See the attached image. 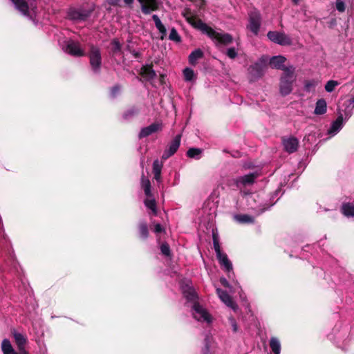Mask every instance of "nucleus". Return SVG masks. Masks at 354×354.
Masks as SVG:
<instances>
[{"mask_svg": "<svg viewBox=\"0 0 354 354\" xmlns=\"http://www.w3.org/2000/svg\"><path fill=\"white\" fill-rule=\"evenodd\" d=\"M187 21L194 27L205 33L216 46L228 45L233 41V37L228 33L217 32L201 20H196L192 17L187 18Z\"/></svg>", "mask_w": 354, "mask_h": 354, "instance_id": "obj_1", "label": "nucleus"}, {"mask_svg": "<svg viewBox=\"0 0 354 354\" xmlns=\"http://www.w3.org/2000/svg\"><path fill=\"white\" fill-rule=\"evenodd\" d=\"M268 198L265 193L250 195L247 198L248 205L255 215L259 216L274 205Z\"/></svg>", "mask_w": 354, "mask_h": 354, "instance_id": "obj_2", "label": "nucleus"}, {"mask_svg": "<svg viewBox=\"0 0 354 354\" xmlns=\"http://www.w3.org/2000/svg\"><path fill=\"white\" fill-rule=\"evenodd\" d=\"M295 70V68L292 66L283 68L279 83V92L283 96H286L292 91V85L296 80Z\"/></svg>", "mask_w": 354, "mask_h": 354, "instance_id": "obj_3", "label": "nucleus"}, {"mask_svg": "<svg viewBox=\"0 0 354 354\" xmlns=\"http://www.w3.org/2000/svg\"><path fill=\"white\" fill-rule=\"evenodd\" d=\"M15 8L23 15L32 18L36 13L37 5L35 0H10Z\"/></svg>", "mask_w": 354, "mask_h": 354, "instance_id": "obj_4", "label": "nucleus"}, {"mask_svg": "<svg viewBox=\"0 0 354 354\" xmlns=\"http://www.w3.org/2000/svg\"><path fill=\"white\" fill-rule=\"evenodd\" d=\"M261 176V173L256 171L248 174L239 176L234 179L236 187L242 191L244 188L253 185L257 178Z\"/></svg>", "mask_w": 354, "mask_h": 354, "instance_id": "obj_5", "label": "nucleus"}, {"mask_svg": "<svg viewBox=\"0 0 354 354\" xmlns=\"http://www.w3.org/2000/svg\"><path fill=\"white\" fill-rule=\"evenodd\" d=\"M191 308L192 315L196 320L199 322H207L208 324L212 322V316L205 308L199 304L198 302H195L194 304H192Z\"/></svg>", "mask_w": 354, "mask_h": 354, "instance_id": "obj_6", "label": "nucleus"}, {"mask_svg": "<svg viewBox=\"0 0 354 354\" xmlns=\"http://www.w3.org/2000/svg\"><path fill=\"white\" fill-rule=\"evenodd\" d=\"M90 65L93 71L99 73L101 68L102 57L100 49L92 46L88 53Z\"/></svg>", "mask_w": 354, "mask_h": 354, "instance_id": "obj_7", "label": "nucleus"}, {"mask_svg": "<svg viewBox=\"0 0 354 354\" xmlns=\"http://www.w3.org/2000/svg\"><path fill=\"white\" fill-rule=\"evenodd\" d=\"M268 39L281 46H290L292 44V39L284 32L278 31H269L267 34Z\"/></svg>", "mask_w": 354, "mask_h": 354, "instance_id": "obj_8", "label": "nucleus"}, {"mask_svg": "<svg viewBox=\"0 0 354 354\" xmlns=\"http://www.w3.org/2000/svg\"><path fill=\"white\" fill-rule=\"evenodd\" d=\"M266 64L263 60L259 62L251 65L248 68V73L251 81H255L261 78L265 72Z\"/></svg>", "mask_w": 354, "mask_h": 354, "instance_id": "obj_9", "label": "nucleus"}, {"mask_svg": "<svg viewBox=\"0 0 354 354\" xmlns=\"http://www.w3.org/2000/svg\"><path fill=\"white\" fill-rule=\"evenodd\" d=\"M219 348L214 338L207 334L203 341V346L201 348V354H218Z\"/></svg>", "mask_w": 354, "mask_h": 354, "instance_id": "obj_10", "label": "nucleus"}, {"mask_svg": "<svg viewBox=\"0 0 354 354\" xmlns=\"http://www.w3.org/2000/svg\"><path fill=\"white\" fill-rule=\"evenodd\" d=\"M261 17L259 12L254 10L249 14V23L247 28L254 35H257L261 26Z\"/></svg>", "mask_w": 354, "mask_h": 354, "instance_id": "obj_11", "label": "nucleus"}, {"mask_svg": "<svg viewBox=\"0 0 354 354\" xmlns=\"http://www.w3.org/2000/svg\"><path fill=\"white\" fill-rule=\"evenodd\" d=\"M63 50L73 56L81 57L85 55V52L81 48L80 44L73 40L66 41L63 46Z\"/></svg>", "mask_w": 354, "mask_h": 354, "instance_id": "obj_12", "label": "nucleus"}, {"mask_svg": "<svg viewBox=\"0 0 354 354\" xmlns=\"http://www.w3.org/2000/svg\"><path fill=\"white\" fill-rule=\"evenodd\" d=\"M92 11V9H70L68 17L74 21H85L90 17Z\"/></svg>", "mask_w": 354, "mask_h": 354, "instance_id": "obj_13", "label": "nucleus"}, {"mask_svg": "<svg viewBox=\"0 0 354 354\" xmlns=\"http://www.w3.org/2000/svg\"><path fill=\"white\" fill-rule=\"evenodd\" d=\"M216 293L219 299L229 308L236 312L239 307L232 297L225 291L221 288H216Z\"/></svg>", "mask_w": 354, "mask_h": 354, "instance_id": "obj_14", "label": "nucleus"}, {"mask_svg": "<svg viewBox=\"0 0 354 354\" xmlns=\"http://www.w3.org/2000/svg\"><path fill=\"white\" fill-rule=\"evenodd\" d=\"M344 114L342 110H339L337 119L331 124L330 129L328 130V134L330 136L336 135L343 127Z\"/></svg>", "mask_w": 354, "mask_h": 354, "instance_id": "obj_15", "label": "nucleus"}, {"mask_svg": "<svg viewBox=\"0 0 354 354\" xmlns=\"http://www.w3.org/2000/svg\"><path fill=\"white\" fill-rule=\"evenodd\" d=\"M162 129V122H154L148 127L141 129L139 133V138L147 137L153 133L160 131Z\"/></svg>", "mask_w": 354, "mask_h": 354, "instance_id": "obj_16", "label": "nucleus"}, {"mask_svg": "<svg viewBox=\"0 0 354 354\" xmlns=\"http://www.w3.org/2000/svg\"><path fill=\"white\" fill-rule=\"evenodd\" d=\"M180 139L181 136L177 135L172 140V141L169 143L168 148L165 151L162 155L163 158L167 159L176 152L180 144Z\"/></svg>", "mask_w": 354, "mask_h": 354, "instance_id": "obj_17", "label": "nucleus"}, {"mask_svg": "<svg viewBox=\"0 0 354 354\" xmlns=\"http://www.w3.org/2000/svg\"><path fill=\"white\" fill-rule=\"evenodd\" d=\"M141 6L142 12L148 15L151 12L158 10V3L156 0H138Z\"/></svg>", "mask_w": 354, "mask_h": 354, "instance_id": "obj_18", "label": "nucleus"}, {"mask_svg": "<svg viewBox=\"0 0 354 354\" xmlns=\"http://www.w3.org/2000/svg\"><path fill=\"white\" fill-rule=\"evenodd\" d=\"M283 145L285 150L291 153L297 150L299 146V140L295 137H289L283 140Z\"/></svg>", "mask_w": 354, "mask_h": 354, "instance_id": "obj_19", "label": "nucleus"}, {"mask_svg": "<svg viewBox=\"0 0 354 354\" xmlns=\"http://www.w3.org/2000/svg\"><path fill=\"white\" fill-rule=\"evenodd\" d=\"M182 291L184 297L188 301L192 302V304L195 302H198L196 293L192 286L186 284L182 287Z\"/></svg>", "mask_w": 354, "mask_h": 354, "instance_id": "obj_20", "label": "nucleus"}, {"mask_svg": "<svg viewBox=\"0 0 354 354\" xmlns=\"http://www.w3.org/2000/svg\"><path fill=\"white\" fill-rule=\"evenodd\" d=\"M13 337L15 341L18 346L19 352H22V351H25L24 346L27 342V338L23 334L17 332L16 330H13L12 332Z\"/></svg>", "mask_w": 354, "mask_h": 354, "instance_id": "obj_21", "label": "nucleus"}, {"mask_svg": "<svg viewBox=\"0 0 354 354\" xmlns=\"http://www.w3.org/2000/svg\"><path fill=\"white\" fill-rule=\"evenodd\" d=\"M216 257L219 263L226 272H230L232 270V264L226 254L223 252L221 255H216Z\"/></svg>", "mask_w": 354, "mask_h": 354, "instance_id": "obj_22", "label": "nucleus"}, {"mask_svg": "<svg viewBox=\"0 0 354 354\" xmlns=\"http://www.w3.org/2000/svg\"><path fill=\"white\" fill-rule=\"evenodd\" d=\"M285 62V57L281 55L274 56L270 59L269 64L272 68L282 69L283 71Z\"/></svg>", "mask_w": 354, "mask_h": 354, "instance_id": "obj_23", "label": "nucleus"}, {"mask_svg": "<svg viewBox=\"0 0 354 354\" xmlns=\"http://www.w3.org/2000/svg\"><path fill=\"white\" fill-rule=\"evenodd\" d=\"M344 105L346 106V108L345 110H342V111L344 114L345 120H346L351 116L353 109H354V96L351 99L345 101Z\"/></svg>", "mask_w": 354, "mask_h": 354, "instance_id": "obj_24", "label": "nucleus"}, {"mask_svg": "<svg viewBox=\"0 0 354 354\" xmlns=\"http://www.w3.org/2000/svg\"><path fill=\"white\" fill-rule=\"evenodd\" d=\"M341 210L345 216L348 218L354 217V203H344L342 205Z\"/></svg>", "mask_w": 354, "mask_h": 354, "instance_id": "obj_25", "label": "nucleus"}, {"mask_svg": "<svg viewBox=\"0 0 354 354\" xmlns=\"http://www.w3.org/2000/svg\"><path fill=\"white\" fill-rule=\"evenodd\" d=\"M204 53L200 48L195 49L189 55V62L194 66L197 64L198 59L203 57Z\"/></svg>", "mask_w": 354, "mask_h": 354, "instance_id": "obj_26", "label": "nucleus"}, {"mask_svg": "<svg viewBox=\"0 0 354 354\" xmlns=\"http://www.w3.org/2000/svg\"><path fill=\"white\" fill-rule=\"evenodd\" d=\"M152 19L155 23V26L156 28L159 30V32L161 33L160 39L162 40L165 39L166 35H167V30L165 26L161 22L160 18L158 15H153L152 16Z\"/></svg>", "mask_w": 354, "mask_h": 354, "instance_id": "obj_27", "label": "nucleus"}, {"mask_svg": "<svg viewBox=\"0 0 354 354\" xmlns=\"http://www.w3.org/2000/svg\"><path fill=\"white\" fill-rule=\"evenodd\" d=\"M234 219L241 224L253 223L254 221V217L248 214H235Z\"/></svg>", "mask_w": 354, "mask_h": 354, "instance_id": "obj_28", "label": "nucleus"}, {"mask_svg": "<svg viewBox=\"0 0 354 354\" xmlns=\"http://www.w3.org/2000/svg\"><path fill=\"white\" fill-rule=\"evenodd\" d=\"M162 165L158 160H156L153 162V173L154 175V179L157 182H160L161 180V170H162Z\"/></svg>", "mask_w": 354, "mask_h": 354, "instance_id": "obj_29", "label": "nucleus"}, {"mask_svg": "<svg viewBox=\"0 0 354 354\" xmlns=\"http://www.w3.org/2000/svg\"><path fill=\"white\" fill-rule=\"evenodd\" d=\"M142 75L147 80H152L156 76L155 71L151 66H144L141 68Z\"/></svg>", "mask_w": 354, "mask_h": 354, "instance_id": "obj_30", "label": "nucleus"}, {"mask_svg": "<svg viewBox=\"0 0 354 354\" xmlns=\"http://www.w3.org/2000/svg\"><path fill=\"white\" fill-rule=\"evenodd\" d=\"M1 350L3 354H18L19 353L16 352L12 346L8 339H4L1 342Z\"/></svg>", "mask_w": 354, "mask_h": 354, "instance_id": "obj_31", "label": "nucleus"}, {"mask_svg": "<svg viewBox=\"0 0 354 354\" xmlns=\"http://www.w3.org/2000/svg\"><path fill=\"white\" fill-rule=\"evenodd\" d=\"M141 186L144 189L145 194L147 197L151 196V183L149 180L142 174L141 178Z\"/></svg>", "mask_w": 354, "mask_h": 354, "instance_id": "obj_32", "label": "nucleus"}, {"mask_svg": "<svg viewBox=\"0 0 354 354\" xmlns=\"http://www.w3.org/2000/svg\"><path fill=\"white\" fill-rule=\"evenodd\" d=\"M326 102L324 100L320 99L316 103L315 113L316 115H322L326 112Z\"/></svg>", "mask_w": 354, "mask_h": 354, "instance_id": "obj_33", "label": "nucleus"}, {"mask_svg": "<svg viewBox=\"0 0 354 354\" xmlns=\"http://www.w3.org/2000/svg\"><path fill=\"white\" fill-rule=\"evenodd\" d=\"M138 231H139L140 237L142 239L145 240V239H147L148 238V236H149V230H148V227H147V225L146 222L140 221L139 223Z\"/></svg>", "mask_w": 354, "mask_h": 354, "instance_id": "obj_34", "label": "nucleus"}, {"mask_svg": "<svg viewBox=\"0 0 354 354\" xmlns=\"http://www.w3.org/2000/svg\"><path fill=\"white\" fill-rule=\"evenodd\" d=\"M270 347L274 354H280L281 344L277 337H271L270 340Z\"/></svg>", "mask_w": 354, "mask_h": 354, "instance_id": "obj_35", "label": "nucleus"}, {"mask_svg": "<svg viewBox=\"0 0 354 354\" xmlns=\"http://www.w3.org/2000/svg\"><path fill=\"white\" fill-rule=\"evenodd\" d=\"M203 150L199 148H190L187 151V156L189 158L199 160L201 158Z\"/></svg>", "mask_w": 354, "mask_h": 354, "instance_id": "obj_36", "label": "nucleus"}, {"mask_svg": "<svg viewBox=\"0 0 354 354\" xmlns=\"http://www.w3.org/2000/svg\"><path fill=\"white\" fill-rule=\"evenodd\" d=\"M145 205L148 209L152 211L154 215H156V203L154 198H152V196L151 197H147V198L145 201Z\"/></svg>", "mask_w": 354, "mask_h": 354, "instance_id": "obj_37", "label": "nucleus"}, {"mask_svg": "<svg viewBox=\"0 0 354 354\" xmlns=\"http://www.w3.org/2000/svg\"><path fill=\"white\" fill-rule=\"evenodd\" d=\"M317 84V82L315 80H306L304 82V89L306 92L310 93L314 91Z\"/></svg>", "mask_w": 354, "mask_h": 354, "instance_id": "obj_38", "label": "nucleus"}, {"mask_svg": "<svg viewBox=\"0 0 354 354\" xmlns=\"http://www.w3.org/2000/svg\"><path fill=\"white\" fill-rule=\"evenodd\" d=\"M138 113V109L136 107H131L130 109H129L128 110H127L124 113H123V118L124 120H130L131 118H133V117H135Z\"/></svg>", "mask_w": 354, "mask_h": 354, "instance_id": "obj_39", "label": "nucleus"}, {"mask_svg": "<svg viewBox=\"0 0 354 354\" xmlns=\"http://www.w3.org/2000/svg\"><path fill=\"white\" fill-rule=\"evenodd\" d=\"M183 75L185 81H192L195 77L194 71L190 68H186L183 70Z\"/></svg>", "mask_w": 354, "mask_h": 354, "instance_id": "obj_40", "label": "nucleus"}, {"mask_svg": "<svg viewBox=\"0 0 354 354\" xmlns=\"http://www.w3.org/2000/svg\"><path fill=\"white\" fill-rule=\"evenodd\" d=\"M169 39L170 40L176 41V42H180L181 41L180 36L178 35L177 30L174 28H172L171 29V31H170V33L169 35Z\"/></svg>", "mask_w": 354, "mask_h": 354, "instance_id": "obj_41", "label": "nucleus"}, {"mask_svg": "<svg viewBox=\"0 0 354 354\" xmlns=\"http://www.w3.org/2000/svg\"><path fill=\"white\" fill-rule=\"evenodd\" d=\"M338 85V82L334 80H329L325 85V89L327 92H332L335 87Z\"/></svg>", "mask_w": 354, "mask_h": 354, "instance_id": "obj_42", "label": "nucleus"}, {"mask_svg": "<svg viewBox=\"0 0 354 354\" xmlns=\"http://www.w3.org/2000/svg\"><path fill=\"white\" fill-rule=\"evenodd\" d=\"M160 251L162 254L166 257L170 256V248L167 243H163L160 245Z\"/></svg>", "mask_w": 354, "mask_h": 354, "instance_id": "obj_43", "label": "nucleus"}, {"mask_svg": "<svg viewBox=\"0 0 354 354\" xmlns=\"http://www.w3.org/2000/svg\"><path fill=\"white\" fill-rule=\"evenodd\" d=\"M228 319L233 333H237L239 330V327L235 319L233 317L230 316Z\"/></svg>", "mask_w": 354, "mask_h": 354, "instance_id": "obj_44", "label": "nucleus"}, {"mask_svg": "<svg viewBox=\"0 0 354 354\" xmlns=\"http://www.w3.org/2000/svg\"><path fill=\"white\" fill-rule=\"evenodd\" d=\"M335 7H336V9L339 12H344L345 9H346L345 3L342 0H336Z\"/></svg>", "mask_w": 354, "mask_h": 354, "instance_id": "obj_45", "label": "nucleus"}, {"mask_svg": "<svg viewBox=\"0 0 354 354\" xmlns=\"http://www.w3.org/2000/svg\"><path fill=\"white\" fill-rule=\"evenodd\" d=\"M112 50L114 53L120 52L121 50V45L118 40L114 39L111 41Z\"/></svg>", "mask_w": 354, "mask_h": 354, "instance_id": "obj_46", "label": "nucleus"}, {"mask_svg": "<svg viewBox=\"0 0 354 354\" xmlns=\"http://www.w3.org/2000/svg\"><path fill=\"white\" fill-rule=\"evenodd\" d=\"M227 56L230 59H234L237 56V52L234 48H229L226 51Z\"/></svg>", "mask_w": 354, "mask_h": 354, "instance_id": "obj_47", "label": "nucleus"}, {"mask_svg": "<svg viewBox=\"0 0 354 354\" xmlns=\"http://www.w3.org/2000/svg\"><path fill=\"white\" fill-rule=\"evenodd\" d=\"M120 87L118 85L116 86H114L113 87H112V88L111 89V96L112 97H115L120 92Z\"/></svg>", "mask_w": 354, "mask_h": 354, "instance_id": "obj_48", "label": "nucleus"}, {"mask_svg": "<svg viewBox=\"0 0 354 354\" xmlns=\"http://www.w3.org/2000/svg\"><path fill=\"white\" fill-rule=\"evenodd\" d=\"M214 250L216 252V255H221V253H223L221 250V247H220V245H219V241H216V240H214Z\"/></svg>", "mask_w": 354, "mask_h": 354, "instance_id": "obj_49", "label": "nucleus"}, {"mask_svg": "<svg viewBox=\"0 0 354 354\" xmlns=\"http://www.w3.org/2000/svg\"><path fill=\"white\" fill-rule=\"evenodd\" d=\"M153 230H154L155 233H160L164 231V228L162 227V226L160 224L157 223L154 225Z\"/></svg>", "mask_w": 354, "mask_h": 354, "instance_id": "obj_50", "label": "nucleus"}, {"mask_svg": "<svg viewBox=\"0 0 354 354\" xmlns=\"http://www.w3.org/2000/svg\"><path fill=\"white\" fill-rule=\"evenodd\" d=\"M220 281L223 286L226 288H230V283L225 278H221Z\"/></svg>", "mask_w": 354, "mask_h": 354, "instance_id": "obj_51", "label": "nucleus"}, {"mask_svg": "<svg viewBox=\"0 0 354 354\" xmlns=\"http://www.w3.org/2000/svg\"><path fill=\"white\" fill-rule=\"evenodd\" d=\"M212 238H213V242L214 241V240L218 241V235L214 231L212 232Z\"/></svg>", "mask_w": 354, "mask_h": 354, "instance_id": "obj_52", "label": "nucleus"}, {"mask_svg": "<svg viewBox=\"0 0 354 354\" xmlns=\"http://www.w3.org/2000/svg\"><path fill=\"white\" fill-rule=\"evenodd\" d=\"M125 3L127 4V5H131L133 2V0H124Z\"/></svg>", "mask_w": 354, "mask_h": 354, "instance_id": "obj_53", "label": "nucleus"}, {"mask_svg": "<svg viewBox=\"0 0 354 354\" xmlns=\"http://www.w3.org/2000/svg\"><path fill=\"white\" fill-rule=\"evenodd\" d=\"M110 3L113 5L117 4V3L119 1V0H109Z\"/></svg>", "mask_w": 354, "mask_h": 354, "instance_id": "obj_54", "label": "nucleus"}, {"mask_svg": "<svg viewBox=\"0 0 354 354\" xmlns=\"http://www.w3.org/2000/svg\"><path fill=\"white\" fill-rule=\"evenodd\" d=\"M18 354H29L28 352H26V351H22V352H19Z\"/></svg>", "mask_w": 354, "mask_h": 354, "instance_id": "obj_55", "label": "nucleus"}, {"mask_svg": "<svg viewBox=\"0 0 354 354\" xmlns=\"http://www.w3.org/2000/svg\"><path fill=\"white\" fill-rule=\"evenodd\" d=\"M295 4H298L300 1V0H292Z\"/></svg>", "mask_w": 354, "mask_h": 354, "instance_id": "obj_56", "label": "nucleus"}]
</instances>
